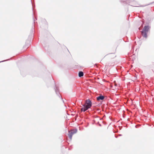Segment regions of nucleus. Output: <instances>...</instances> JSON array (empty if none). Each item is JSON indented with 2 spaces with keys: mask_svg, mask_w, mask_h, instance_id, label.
<instances>
[{
  "mask_svg": "<svg viewBox=\"0 0 154 154\" xmlns=\"http://www.w3.org/2000/svg\"><path fill=\"white\" fill-rule=\"evenodd\" d=\"M116 56L115 54L113 53H110L109 54H107L104 57H107L110 59H112L116 57Z\"/></svg>",
  "mask_w": 154,
  "mask_h": 154,
  "instance_id": "nucleus-4",
  "label": "nucleus"
},
{
  "mask_svg": "<svg viewBox=\"0 0 154 154\" xmlns=\"http://www.w3.org/2000/svg\"><path fill=\"white\" fill-rule=\"evenodd\" d=\"M150 27L148 26H145L143 29V31H141L142 35L145 38L147 37V33L149 31Z\"/></svg>",
  "mask_w": 154,
  "mask_h": 154,
  "instance_id": "nucleus-2",
  "label": "nucleus"
},
{
  "mask_svg": "<svg viewBox=\"0 0 154 154\" xmlns=\"http://www.w3.org/2000/svg\"><path fill=\"white\" fill-rule=\"evenodd\" d=\"M83 72H79V77H81L83 76Z\"/></svg>",
  "mask_w": 154,
  "mask_h": 154,
  "instance_id": "nucleus-6",
  "label": "nucleus"
},
{
  "mask_svg": "<svg viewBox=\"0 0 154 154\" xmlns=\"http://www.w3.org/2000/svg\"><path fill=\"white\" fill-rule=\"evenodd\" d=\"M91 105L92 103L91 100L89 99L86 100L85 104L83 105V107L81 109V111L84 112L85 111L91 107Z\"/></svg>",
  "mask_w": 154,
  "mask_h": 154,
  "instance_id": "nucleus-1",
  "label": "nucleus"
},
{
  "mask_svg": "<svg viewBox=\"0 0 154 154\" xmlns=\"http://www.w3.org/2000/svg\"><path fill=\"white\" fill-rule=\"evenodd\" d=\"M77 131L76 130H74L69 131V134H68L69 137L70 139L71 140L72 139V135L76 133Z\"/></svg>",
  "mask_w": 154,
  "mask_h": 154,
  "instance_id": "nucleus-3",
  "label": "nucleus"
},
{
  "mask_svg": "<svg viewBox=\"0 0 154 154\" xmlns=\"http://www.w3.org/2000/svg\"><path fill=\"white\" fill-rule=\"evenodd\" d=\"M104 99V97L103 96H99L97 98V100H103Z\"/></svg>",
  "mask_w": 154,
  "mask_h": 154,
  "instance_id": "nucleus-5",
  "label": "nucleus"
}]
</instances>
